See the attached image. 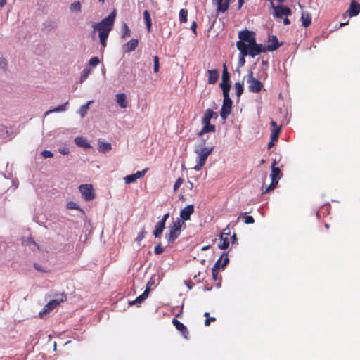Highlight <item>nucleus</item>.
Masks as SVG:
<instances>
[{
  "mask_svg": "<svg viewBox=\"0 0 360 360\" xmlns=\"http://www.w3.org/2000/svg\"><path fill=\"white\" fill-rule=\"evenodd\" d=\"M218 117L217 112H214L211 109H207L202 119V124L210 123L211 119H217Z\"/></svg>",
  "mask_w": 360,
  "mask_h": 360,
  "instance_id": "obj_16",
  "label": "nucleus"
},
{
  "mask_svg": "<svg viewBox=\"0 0 360 360\" xmlns=\"http://www.w3.org/2000/svg\"><path fill=\"white\" fill-rule=\"evenodd\" d=\"M136 180L137 179H136L135 175H134L133 174L127 175L124 178V181L126 184L134 183Z\"/></svg>",
  "mask_w": 360,
  "mask_h": 360,
  "instance_id": "obj_40",
  "label": "nucleus"
},
{
  "mask_svg": "<svg viewBox=\"0 0 360 360\" xmlns=\"http://www.w3.org/2000/svg\"><path fill=\"white\" fill-rule=\"evenodd\" d=\"M22 245L30 247L32 250H34V248L39 249V245L32 238H24L22 240Z\"/></svg>",
  "mask_w": 360,
  "mask_h": 360,
  "instance_id": "obj_31",
  "label": "nucleus"
},
{
  "mask_svg": "<svg viewBox=\"0 0 360 360\" xmlns=\"http://www.w3.org/2000/svg\"><path fill=\"white\" fill-rule=\"evenodd\" d=\"M138 40L135 39H132L130 41H129L125 45V51L127 52H130L136 49V48L138 46Z\"/></svg>",
  "mask_w": 360,
  "mask_h": 360,
  "instance_id": "obj_27",
  "label": "nucleus"
},
{
  "mask_svg": "<svg viewBox=\"0 0 360 360\" xmlns=\"http://www.w3.org/2000/svg\"><path fill=\"white\" fill-rule=\"evenodd\" d=\"M266 51H267L265 50V46H262V44H255L254 46L250 47L248 49V55H250L252 58H255L259 53Z\"/></svg>",
  "mask_w": 360,
  "mask_h": 360,
  "instance_id": "obj_12",
  "label": "nucleus"
},
{
  "mask_svg": "<svg viewBox=\"0 0 360 360\" xmlns=\"http://www.w3.org/2000/svg\"><path fill=\"white\" fill-rule=\"evenodd\" d=\"M275 161L272 163L271 165V178L273 179H280L281 178L282 174L281 169L278 167H276Z\"/></svg>",
  "mask_w": 360,
  "mask_h": 360,
  "instance_id": "obj_23",
  "label": "nucleus"
},
{
  "mask_svg": "<svg viewBox=\"0 0 360 360\" xmlns=\"http://www.w3.org/2000/svg\"><path fill=\"white\" fill-rule=\"evenodd\" d=\"M34 267L37 271H38L39 272H42V273L49 272V270L40 264H37V263L34 264Z\"/></svg>",
  "mask_w": 360,
  "mask_h": 360,
  "instance_id": "obj_43",
  "label": "nucleus"
},
{
  "mask_svg": "<svg viewBox=\"0 0 360 360\" xmlns=\"http://www.w3.org/2000/svg\"><path fill=\"white\" fill-rule=\"evenodd\" d=\"M203 125L202 129L199 131L198 136H202L204 134L208 132H214L216 127L214 125L210 123L202 124Z\"/></svg>",
  "mask_w": 360,
  "mask_h": 360,
  "instance_id": "obj_21",
  "label": "nucleus"
},
{
  "mask_svg": "<svg viewBox=\"0 0 360 360\" xmlns=\"http://www.w3.org/2000/svg\"><path fill=\"white\" fill-rule=\"evenodd\" d=\"M278 182V181L277 179H271V184L265 188V190L263 191V193H266L271 191V190H274L276 187Z\"/></svg>",
  "mask_w": 360,
  "mask_h": 360,
  "instance_id": "obj_38",
  "label": "nucleus"
},
{
  "mask_svg": "<svg viewBox=\"0 0 360 360\" xmlns=\"http://www.w3.org/2000/svg\"><path fill=\"white\" fill-rule=\"evenodd\" d=\"M215 320V318L214 317H210V318H207V319H205V325L206 326H208L210 324V321H214Z\"/></svg>",
  "mask_w": 360,
  "mask_h": 360,
  "instance_id": "obj_61",
  "label": "nucleus"
},
{
  "mask_svg": "<svg viewBox=\"0 0 360 360\" xmlns=\"http://www.w3.org/2000/svg\"><path fill=\"white\" fill-rule=\"evenodd\" d=\"M208 73V83L210 84H215L219 79V72L217 70H209Z\"/></svg>",
  "mask_w": 360,
  "mask_h": 360,
  "instance_id": "obj_20",
  "label": "nucleus"
},
{
  "mask_svg": "<svg viewBox=\"0 0 360 360\" xmlns=\"http://www.w3.org/2000/svg\"><path fill=\"white\" fill-rule=\"evenodd\" d=\"M281 44V43L278 42L277 37L275 35H272L269 38V44L265 46V50L267 51H274L278 49Z\"/></svg>",
  "mask_w": 360,
  "mask_h": 360,
  "instance_id": "obj_11",
  "label": "nucleus"
},
{
  "mask_svg": "<svg viewBox=\"0 0 360 360\" xmlns=\"http://www.w3.org/2000/svg\"><path fill=\"white\" fill-rule=\"evenodd\" d=\"M66 300V295L64 293L58 295V297L51 300L46 304V307H50L52 310L59 305L61 302H63Z\"/></svg>",
  "mask_w": 360,
  "mask_h": 360,
  "instance_id": "obj_14",
  "label": "nucleus"
},
{
  "mask_svg": "<svg viewBox=\"0 0 360 360\" xmlns=\"http://www.w3.org/2000/svg\"><path fill=\"white\" fill-rule=\"evenodd\" d=\"M214 148L212 145L206 146L205 139H201L199 143L194 146V153L197 155V164L193 167L196 171H200L205 165L208 156L212 153Z\"/></svg>",
  "mask_w": 360,
  "mask_h": 360,
  "instance_id": "obj_2",
  "label": "nucleus"
},
{
  "mask_svg": "<svg viewBox=\"0 0 360 360\" xmlns=\"http://www.w3.org/2000/svg\"><path fill=\"white\" fill-rule=\"evenodd\" d=\"M185 225L184 221L180 219H176L169 226V232L165 235L168 243H173L180 235L181 229Z\"/></svg>",
  "mask_w": 360,
  "mask_h": 360,
  "instance_id": "obj_3",
  "label": "nucleus"
},
{
  "mask_svg": "<svg viewBox=\"0 0 360 360\" xmlns=\"http://www.w3.org/2000/svg\"><path fill=\"white\" fill-rule=\"evenodd\" d=\"M238 37L240 39L239 41H242L246 44L248 46V49L250 47L254 46L255 44H257L256 43L255 33L253 32L248 31L247 30L240 31L238 34Z\"/></svg>",
  "mask_w": 360,
  "mask_h": 360,
  "instance_id": "obj_4",
  "label": "nucleus"
},
{
  "mask_svg": "<svg viewBox=\"0 0 360 360\" xmlns=\"http://www.w3.org/2000/svg\"><path fill=\"white\" fill-rule=\"evenodd\" d=\"M219 271V269L212 268V278H213L214 280H217V275H218Z\"/></svg>",
  "mask_w": 360,
  "mask_h": 360,
  "instance_id": "obj_58",
  "label": "nucleus"
},
{
  "mask_svg": "<svg viewBox=\"0 0 360 360\" xmlns=\"http://www.w3.org/2000/svg\"><path fill=\"white\" fill-rule=\"evenodd\" d=\"M221 235H223L224 236H227L230 235V229L229 227H226L224 229L223 232Z\"/></svg>",
  "mask_w": 360,
  "mask_h": 360,
  "instance_id": "obj_59",
  "label": "nucleus"
},
{
  "mask_svg": "<svg viewBox=\"0 0 360 360\" xmlns=\"http://www.w3.org/2000/svg\"><path fill=\"white\" fill-rule=\"evenodd\" d=\"M230 75L227 71V68L225 65H224L223 72H222V82H229Z\"/></svg>",
  "mask_w": 360,
  "mask_h": 360,
  "instance_id": "obj_41",
  "label": "nucleus"
},
{
  "mask_svg": "<svg viewBox=\"0 0 360 360\" xmlns=\"http://www.w3.org/2000/svg\"><path fill=\"white\" fill-rule=\"evenodd\" d=\"M146 231L143 229L141 232L138 233L137 237L136 238V241L139 243L141 242L146 236Z\"/></svg>",
  "mask_w": 360,
  "mask_h": 360,
  "instance_id": "obj_46",
  "label": "nucleus"
},
{
  "mask_svg": "<svg viewBox=\"0 0 360 360\" xmlns=\"http://www.w3.org/2000/svg\"><path fill=\"white\" fill-rule=\"evenodd\" d=\"M149 292H150V288H149V283H148V284H147L146 289L144 290V292L141 295L137 297L134 300L129 302V304L130 305H133V304H139L142 303L148 297Z\"/></svg>",
  "mask_w": 360,
  "mask_h": 360,
  "instance_id": "obj_17",
  "label": "nucleus"
},
{
  "mask_svg": "<svg viewBox=\"0 0 360 360\" xmlns=\"http://www.w3.org/2000/svg\"><path fill=\"white\" fill-rule=\"evenodd\" d=\"M172 323L175 326L176 328L178 330L181 331L182 334L185 336V338H186V334H188V332L185 326L176 319H173Z\"/></svg>",
  "mask_w": 360,
  "mask_h": 360,
  "instance_id": "obj_25",
  "label": "nucleus"
},
{
  "mask_svg": "<svg viewBox=\"0 0 360 360\" xmlns=\"http://www.w3.org/2000/svg\"><path fill=\"white\" fill-rule=\"evenodd\" d=\"M188 11L186 9H181L179 11V21L180 22H186L187 21Z\"/></svg>",
  "mask_w": 360,
  "mask_h": 360,
  "instance_id": "obj_36",
  "label": "nucleus"
},
{
  "mask_svg": "<svg viewBox=\"0 0 360 360\" xmlns=\"http://www.w3.org/2000/svg\"><path fill=\"white\" fill-rule=\"evenodd\" d=\"M143 19L146 25L147 30L150 32L152 27V20L148 10H145L143 12Z\"/></svg>",
  "mask_w": 360,
  "mask_h": 360,
  "instance_id": "obj_30",
  "label": "nucleus"
},
{
  "mask_svg": "<svg viewBox=\"0 0 360 360\" xmlns=\"http://www.w3.org/2000/svg\"><path fill=\"white\" fill-rule=\"evenodd\" d=\"M272 8L274 9V15L278 18H282L284 16L288 17L291 15V10L287 7L282 5L274 6L272 4Z\"/></svg>",
  "mask_w": 360,
  "mask_h": 360,
  "instance_id": "obj_9",
  "label": "nucleus"
},
{
  "mask_svg": "<svg viewBox=\"0 0 360 360\" xmlns=\"http://www.w3.org/2000/svg\"><path fill=\"white\" fill-rule=\"evenodd\" d=\"M212 2L217 6L218 13H224L229 8L230 0H212Z\"/></svg>",
  "mask_w": 360,
  "mask_h": 360,
  "instance_id": "obj_13",
  "label": "nucleus"
},
{
  "mask_svg": "<svg viewBox=\"0 0 360 360\" xmlns=\"http://www.w3.org/2000/svg\"><path fill=\"white\" fill-rule=\"evenodd\" d=\"M302 24L304 27H308L311 22V18L309 13L302 12L301 16Z\"/></svg>",
  "mask_w": 360,
  "mask_h": 360,
  "instance_id": "obj_29",
  "label": "nucleus"
},
{
  "mask_svg": "<svg viewBox=\"0 0 360 360\" xmlns=\"http://www.w3.org/2000/svg\"><path fill=\"white\" fill-rule=\"evenodd\" d=\"M130 34V30L127 27L126 23H123L122 25V37H125L126 36Z\"/></svg>",
  "mask_w": 360,
  "mask_h": 360,
  "instance_id": "obj_47",
  "label": "nucleus"
},
{
  "mask_svg": "<svg viewBox=\"0 0 360 360\" xmlns=\"http://www.w3.org/2000/svg\"><path fill=\"white\" fill-rule=\"evenodd\" d=\"M237 49L240 51V57L238 59V67H243L245 63V56L248 55V46L242 41L236 43Z\"/></svg>",
  "mask_w": 360,
  "mask_h": 360,
  "instance_id": "obj_8",
  "label": "nucleus"
},
{
  "mask_svg": "<svg viewBox=\"0 0 360 360\" xmlns=\"http://www.w3.org/2000/svg\"><path fill=\"white\" fill-rule=\"evenodd\" d=\"M52 309L50 307H46V304L44 307L43 309L39 312V316L41 319H45L46 315Z\"/></svg>",
  "mask_w": 360,
  "mask_h": 360,
  "instance_id": "obj_42",
  "label": "nucleus"
},
{
  "mask_svg": "<svg viewBox=\"0 0 360 360\" xmlns=\"http://www.w3.org/2000/svg\"><path fill=\"white\" fill-rule=\"evenodd\" d=\"M224 256V254H223L221 256V257L215 262V264H214L212 268L217 269L219 270V268H220V266H221V259H222Z\"/></svg>",
  "mask_w": 360,
  "mask_h": 360,
  "instance_id": "obj_55",
  "label": "nucleus"
},
{
  "mask_svg": "<svg viewBox=\"0 0 360 360\" xmlns=\"http://www.w3.org/2000/svg\"><path fill=\"white\" fill-rule=\"evenodd\" d=\"M68 209L70 210H78L79 205L75 202H69L67 205Z\"/></svg>",
  "mask_w": 360,
  "mask_h": 360,
  "instance_id": "obj_50",
  "label": "nucleus"
},
{
  "mask_svg": "<svg viewBox=\"0 0 360 360\" xmlns=\"http://www.w3.org/2000/svg\"><path fill=\"white\" fill-rule=\"evenodd\" d=\"M91 72V69H89L88 68H85L82 72L80 79H79V82L82 83L89 77Z\"/></svg>",
  "mask_w": 360,
  "mask_h": 360,
  "instance_id": "obj_35",
  "label": "nucleus"
},
{
  "mask_svg": "<svg viewBox=\"0 0 360 360\" xmlns=\"http://www.w3.org/2000/svg\"><path fill=\"white\" fill-rule=\"evenodd\" d=\"M94 103V101H89L86 104L82 105L78 110L77 112L81 117H84L89 109L90 105Z\"/></svg>",
  "mask_w": 360,
  "mask_h": 360,
  "instance_id": "obj_26",
  "label": "nucleus"
},
{
  "mask_svg": "<svg viewBox=\"0 0 360 360\" xmlns=\"http://www.w3.org/2000/svg\"><path fill=\"white\" fill-rule=\"evenodd\" d=\"M194 212V206L188 205L184 207L180 212V219L183 221L189 220L191 215Z\"/></svg>",
  "mask_w": 360,
  "mask_h": 360,
  "instance_id": "obj_10",
  "label": "nucleus"
},
{
  "mask_svg": "<svg viewBox=\"0 0 360 360\" xmlns=\"http://www.w3.org/2000/svg\"><path fill=\"white\" fill-rule=\"evenodd\" d=\"M5 133H7L6 127L4 125L0 124V139L5 138V136H4Z\"/></svg>",
  "mask_w": 360,
  "mask_h": 360,
  "instance_id": "obj_53",
  "label": "nucleus"
},
{
  "mask_svg": "<svg viewBox=\"0 0 360 360\" xmlns=\"http://www.w3.org/2000/svg\"><path fill=\"white\" fill-rule=\"evenodd\" d=\"M165 228V224L163 222V221H159L155 225V229L153 231L154 236L155 238L160 237Z\"/></svg>",
  "mask_w": 360,
  "mask_h": 360,
  "instance_id": "obj_24",
  "label": "nucleus"
},
{
  "mask_svg": "<svg viewBox=\"0 0 360 360\" xmlns=\"http://www.w3.org/2000/svg\"><path fill=\"white\" fill-rule=\"evenodd\" d=\"M274 141H272V140L271 139V141H270L269 142V143H268V146H267L268 149H270L271 147H273V146H274Z\"/></svg>",
  "mask_w": 360,
  "mask_h": 360,
  "instance_id": "obj_64",
  "label": "nucleus"
},
{
  "mask_svg": "<svg viewBox=\"0 0 360 360\" xmlns=\"http://www.w3.org/2000/svg\"><path fill=\"white\" fill-rule=\"evenodd\" d=\"M115 19V11L104 18L101 22L93 25L94 32H98L100 42L103 49L106 46L109 33L113 28Z\"/></svg>",
  "mask_w": 360,
  "mask_h": 360,
  "instance_id": "obj_1",
  "label": "nucleus"
},
{
  "mask_svg": "<svg viewBox=\"0 0 360 360\" xmlns=\"http://www.w3.org/2000/svg\"><path fill=\"white\" fill-rule=\"evenodd\" d=\"M99 63H100V60L98 59V57H93L89 61V65H91L92 67L97 66L99 64Z\"/></svg>",
  "mask_w": 360,
  "mask_h": 360,
  "instance_id": "obj_45",
  "label": "nucleus"
},
{
  "mask_svg": "<svg viewBox=\"0 0 360 360\" xmlns=\"http://www.w3.org/2000/svg\"><path fill=\"white\" fill-rule=\"evenodd\" d=\"M236 93L238 97H240L243 91V85L240 82H236L235 84Z\"/></svg>",
  "mask_w": 360,
  "mask_h": 360,
  "instance_id": "obj_39",
  "label": "nucleus"
},
{
  "mask_svg": "<svg viewBox=\"0 0 360 360\" xmlns=\"http://www.w3.org/2000/svg\"><path fill=\"white\" fill-rule=\"evenodd\" d=\"M58 151L60 152V153H61L63 155H67L70 153L69 148H68L66 147L59 148Z\"/></svg>",
  "mask_w": 360,
  "mask_h": 360,
  "instance_id": "obj_57",
  "label": "nucleus"
},
{
  "mask_svg": "<svg viewBox=\"0 0 360 360\" xmlns=\"http://www.w3.org/2000/svg\"><path fill=\"white\" fill-rule=\"evenodd\" d=\"M191 29L195 34H196L197 23L195 21L192 22Z\"/></svg>",
  "mask_w": 360,
  "mask_h": 360,
  "instance_id": "obj_62",
  "label": "nucleus"
},
{
  "mask_svg": "<svg viewBox=\"0 0 360 360\" xmlns=\"http://www.w3.org/2000/svg\"><path fill=\"white\" fill-rule=\"evenodd\" d=\"M75 143L77 146L84 148H90L91 145L89 143L86 139L81 136L76 137L75 139Z\"/></svg>",
  "mask_w": 360,
  "mask_h": 360,
  "instance_id": "obj_22",
  "label": "nucleus"
},
{
  "mask_svg": "<svg viewBox=\"0 0 360 360\" xmlns=\"http://www.w3.org/2000/svg\"><path fill=\"white\" fill-rule=\"evenodd\" d=\"M154 61V72H158L159 71V58L158 56H155L153 58Z\"/></svg>",
  "mask_w": 360,
  "mask_h": 360,
  "instance_id": "obj_49",
  "label": "nucleus"
},
{
  "mask_svg": "<svg viewBox=\"0 0 360 360\" xmlns=\"http://www.w3.org/2000/svg\"><path fill=\"white\" fill-rule=\"evenodd\" d=\"M221 243L219 244V248L221 250L226 249L229 245V240L227 236L221 235L220 236Z\"/></svg>",
  "mask_w": 360,
  "mask_h": 360,
  "instance_id": "obj_32",
  "label": "nucleus"
},
{
  "mask_svg": "<svg viewBox=\"0 0 360 360\" xmlns=\"http://www.w3.org/2000/svg\"><path fill=\"white\" fill-rule=\"evenodd\" d=\"M147 170H148V169L146 168L143 170L138 171V172H136V173H134L133 174L135 175V177H136V179H141V178H142L145 175V174H146Z\"/></svg>",
  "mask_w": 360,
  "mask_h": 360,
  "instance_id": "obj_48",
  "label": "nucleus"
},
{
  "mask_svg": "<svg viewBox=\"0 0 360 360\" xmlns=\"http://www.w3.org/2000/svg\"><path fill=\"white\" fill-rule=\"evenodd\" d=\"M255 221L252 216H245L244 222L247 224H253Z\"/></svg>",
  "mask_w": 360,
  "mask_h": 360,
  "instance_id": "obj_56",
  "label": "nucleus"
},
{
  "mask_svg": "<svg viewBox=\"0 0 360 360\" xmlns=\"http://www.w3.org/2000/svg\"><path fill=\"white\" fill-rule=\"evenodd\" d=\"M350 17L357 15L360 12V4H357L355 0H352L349 9L347 11Z\"/></svg>",
  "mask_w": 360,
  "mask_h": 360,
  "instance_id": "obj_15",
  "label": "nucleus"
},
{
  "mask_svg": "<svg viewBox=\"0 0 360 360\" xmlns=\"http://www.w3.org/2000/svg\"><path fill=\"white\" fill-rule=\"evenodd\" d=\"M68 105H69V103L67 101L65 103H63L53 109L49 110L46 112H45L44 117H46L48 115L53 113V112H65L68 110Z\"/></svg>",
  "mask_w": 360,
  "mask_h": 360,
  "instance_id": "obj_19",
  "label": "nucleus"
},
{
  "mask_svg": "<svg viewBox=\"0 0 360 360\" xmlns=\"http://www.w3.org/2000/svg\"><path fill=\"white\" fill-rule=\"evenodd\" d=\"M169 212H167L166 214H165L162 219L160 220V221H163V222L165 224L166 223V221L167 220V219L169 218Z\"/></svg>",
  "mask_w": 360,
  "mask_h": 360,
  "instance_id": "obj_63",
  "label": "nucleus"
},
{
  "mask_svg": "<svg viewBox=\"0 0 360 360\" xmlns=\"http://www.w3.org/2000/svg\"><path fill=\"white\" fill-rule=\"evenodd\" d=\"M247 82L250 92L258 93L263 88L262 83L254 77L252 71L249 72Z\"/></svg>",
  "mask_w": 360,
  "mask_h": 360,
  "instance_id": "obj_5",
  "label": "nucleus"
},
{
  "mask_svg": "<svg viewBox=\"0 0 360 360\" xmlns=\"http://www.w3.org/2000/svg\"><path fill=\"white\" fill-rule=\"evenodd\" d=\"M164 251V248L161 246L160 244L156 245L154 249V252L155 255H160Z\"/></svg>",
  "mask_w": 360,
  "mask_h": 360,
  "instance_id": "obj_51",
  "label": "nucleus"
},
{
  "mask_svg": "<svg viewBox=\"0 0 360 360\" xmlns=\"http://www.w3.org/2000/svg\"><path fill=\"white\" fill-rule=\"evenodd\" d=\"M41 155L45 158H52L53 156V154L51 153V151L46 150H43L41 153Z\"/></svg>",
  "mask_w": 360,
  "mask_h": 360,
  "instance_id": "obj_52",
  "label": "nucleus"
},
{
  "mask_svg": "<svg viewBox=\"0 0 360 360\" xmlns=\"http://www.w3.org/2000/svg\"><path fill=\"white\" fill-rule=\"evenodd\" d=\"M6 66V61L4 58H0V67L5 69Z\"/></svg>",
  "mask_w": 360,
  "mask_h": 360,
  "instance_id": "obj_60",
  "label": "nucleus"
},
{
  "mask_svg": "<svg viewBox=\"0 0 360 360\" xmlns=\"http://www.w3.org/2000/svg\"><path fill=\"white\" fill-rule=\"evenodd\" d=\"M116 103L121 108H126L127 107V95L124 93H119L115 95Z\"/></svg>",
  "mask_w": 360,
  "mask_h": 360,
  "instance_id": "obj_18",
  "label": "nucleus"
},
{
  "mask_svg": "<svg viewBox=\"0 0 360 360\" xmlns=\"http://www.w3.org/2000/svg\"><path fill=\"white\" fill-rule=\"evenodd\" d=\"M70 10L72 12L77 13L80 12L82 10V6L79 1H75L72 3L70 6Z\"/></svg>",
  "mask_w": 360,
  "mask_h": 360,
  "instance_id": "obj_34",
  "label": "nucleus"
},
{
  "mask_svg": "<svg viewBox=\"0 0 360 360\" xmlns=\"http://www.w3.org/2000/svg\"><path fill=\"white\" fill-rule=\"evenodd\" d=\"M183 182H184V179L182 178H178L176 180V181L174 183V187H173V189H174V192H176L179 188V187L181 186Z\"/></svg>",
  "mask_w": 360,
  "mask_h": 360,
  "instance_id": "obj_44",
  "label": "nucleus"
},
{
  "mask_svg": "<svg viewBox=\"0 0 360 360\" xmlns=\"http://www.w3.org/2000/svg\"><path fill=\"white\" fill-rule=\"evenodd\" d=\"M79 191L86 201H90L94 198L95 195L93 192L92 185L87 184H82L79 186Z\"/></svg>",
  "mask_w": 360,
  "mask_h": 360,
  "instance_id": "obj_7",
  "label": "nucleus"
},
{
  "mask_svg": "<svg viewBox=\"0 0 360 360\" xmlns=\"http://www.w3.org/2000/svg\"><path fill=\"white\" fill-rule=\"evenodd\" d=\"M224 256L223 257V258L221 259L223 261L222 264H221V268H224L226 266V264L229 263V261L227 254L226 253H224Z\"/></svg>",
  "mask_w": 360,
  "mask_h": 360,
  "instance_id": "obj_54",
  "label": "nucleus"
},
{
  "mask_svg": "<svg viewBox=\"0 0 360 360\" xmlns=\"http://www.w3.org/2000/svg\"><path fill=\"white\" fill-rule=\"evenodd\" d=\"M281 132V127H276L271 130V139L272 141H276L278 138L279 134Z\"/></svg>",
  "mask_w": 360,
  "mask_h": 360,
  "instance_id": "obj_37",
  "label": "nucleus"
},
{
  "mask_svg": "<svg viewBox=\"0 0 360 360\" xmlns=\"http://www.w3.org/2000/svg\"><path fill=\"white\" fill-rule=\"evenodd\" d=\"M111 144L107 142L99 141L98 150L103 153H105L111 150Z\"/></svg>",
  "mask_w": 360,
  "mask_h": 360,
  "instance_id": "obj_28",
  "label": "nucleus"
},
{
  "mask_svg": "<svg viewBox=\"0 0 360 360\" xmlns=\"http://www.w3.org/2000/svg\"><path fill=\"white\" fill-rule=\"evenodd\" d=\"M232 108V101L229 96H224L223 105L220 111V116L223 120H226L230 115Z\"/></svg>",
  "mask_w": 360,
  "mask_h": 360,
  "instance_id": "obj_6",
  "label": "nucleus"
},
{
  "mask_svg": "<svg viewBox=\"0 0 360 360\" xmlns=\"http://www.w3.org/2000/svg\"><path fill=\"white\" fill-rule=\"evenodd\" d=\"M220 86L223 91V96H229V90L231 87L229 82H221Z\"/></svg>",
  "mask_w": 360,
  "mask_h": 360,
  "instance_id": "obj_33",
  "label": "nucleus"
}]
</instances>
